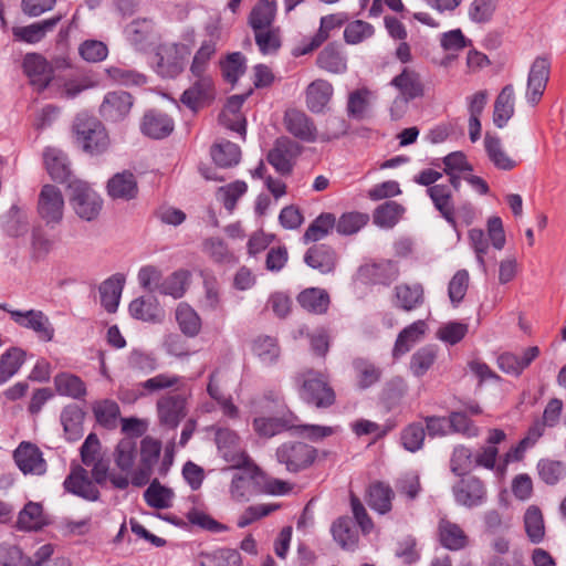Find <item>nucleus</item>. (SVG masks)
Returning a JSON list of instances; mask_svg holds the SVG:
<instances>
[{
  "label": "nucleus",
  "instance_id": "f257e3e1",
  "mask_svg": "<svg viewBox=\"0 0 566 566\" xmlns=\"http://www.w3.org/2000/svg\"><path fill=\"white\" fill-rule=\"evenodd\" d=\"M160 452L161 442L157 439L146 437L138 448L136 438L125 437L117 443L113 457L116 467L130 475L132 484L140 488L150 482Z\"/></svg>",
  "mask_w": 566,
  "mask_h": 566
},
{
  "label": "nucleus",
  "instance_id": "f03ea898",
  "mask_svg": "<svg viewBox=\"0 0 566 566\" xmlns=\"http://www.w3.org/2000/svg\"><path fill=\"white\" fill-rule=\"evenodd\" d=\"M190 53L191 49L187 44L163 43L156 50L154 70L161 77L174 78L184 71Z\"/></svg>",
  "mask_w": 566,
  "mask_h": 566
},
{
  "label": "nucleus",
  "instance_id": "7ed1b4c3",
  "mask_svg": "<svg viewBox=\"0 0 566 566\" xmlns=\"http://www.w3.org/2000/svg\"><path fill=\"white\" fill-rule=\"evenodd\" d=\"M76 143L90 154H101L108 147L109 140L102 123L95 117L81 114L74 122Z\"/></svg>",
  "mask_w": 566,
  "mask_h": 566
},
{
  "label": "nucleus",
  "instance_id": "20e7f679",
  "mask_svg": "<svg viewBox=\"0 0 566 566\" xmlns=\"http://www.w3.org/2000/svg\"><path fill=\"white\" fill-rule=\"evenodd\" d=\"M70 203L75 213L85 221L96 219L102 210L103 200L85 181L72 180L69 184Z\"/></svg>",
  "mask_w": 566,
  "mask_h": 566
},
{
  "label": "nucleus",
  "instance_id": "39448f33",
  "mask_svg": "<svg viewBox=\"0 0 566 566\" xmlns=\"http://www.w3.org/2000/svg\"><path fill=\"white\" fill-rule=\"evenodd\" d=\"M232 476L230 493L233 500L248 501L254 493L260 492L262 471L250 459L240 467Z\"/></svg>",
  "mask_w": 566,
  "mask_h": 566
},
{
  "label": "nucleus",
  "instance_id": "423d86ee",
  "mask_svg": "<svg viewBox=\"0 0 566 566\" xmlns=\"http://www.w3.org/2000/svg\"><path fill=\"white\" fill-rule=\"evenodd\" d=\"M317 451L314 447L300 442L289 441L276 449V459L284 464L289 472H300L307 469L315 461Z\"/></svg>",
  "mask_w": 566,
  "mask_h": 566
},
{
  "label": "nucleus",
  "instance_id": "0eeeda50",
  "mask_svg": "<svg viewBox=\"0 0 566 566\" xmlns=\"http://www.w3.org/2000/svg\"><path fill=\"white\" fill-rule=\"evenodd\" d=\"M10 314L11 319L22 328L32 331L42 342H51L54 338L55 329L46 314L40 310L18 311L2 307Z\"/></svg>",
  "mask_w": 566,
  "mask_h": 566
},
{
  "label": "nucleus",
  "instance_id": "6e6552de",
  "mask_svg": "<svg viewBox=\"0 0 566 566\" xmlns=\"http://www.w3.org/2000/svg\"><path fill=\"white\" fill-rule=\"evenodd\" d=\"M190 396L191 389L161 396L156 403L159 422L168 428H176L187 415Z\"/></svg>",
  "mask_w": 566,
  "mask_h": 566
},
{
  "label": "nucleus",
  "instance_id": "1a4fd4ad",
  "mask_svg": "<svg viewBox=\"0 0 566 566\" xmlns=\"http://www.w3.org/2000/svg\"><path fill=\"white\" fill-rule=\"evenodd\" d=\"M301 398L317 408H327L335 401V394L327 382L313 371L303 375Z\"/></svg>",
  "mask_w": 566,
  "mask_h": 566
},
{
  "label": "nucleus",
  "instance_id": "9d476101",
  "mask_svg": "<svg viewBox=\"0 0 566 566\" xmlns=\"http://www.w3.org/2000/svg\"><path fill=\"white\" fill-rule=\"evenodd\" d=\"M452 493L455 502L468 509L481 506L488 499L484 482L473 475L461 479L453 485Z\"/></svg>",
  "mask_w": 566,
  "mask_h": 566
},
{
  "label": "nucleus",
  "instance_id": "9b49d317",
  "mask_svg": "<svg viewBox=\"0 0 566 566\" xmlns=\"http://www.w3.org/2000/svg\"><path fill=\"white\" fill-rule=\"evenodd\" d=\"M38 211L48 226L60 223L64 213V199L61 190L52 185L43 186L39 196Z\"/></svg>",
  "mask_w": 566,
  "mask_h": 566
},
{
  "label": "nucleus",
  "instance_id": "f8f14e48",
  "mask_svg": "<svg viewBox=\"0 0 566 566\" xmlns=\"http://www.w3.org/2000/svg\"><path fill=\"white\" fill-rule=\"evenodd\" d=\"M300 146L289 137H280L268 154V161L281 175L292 171L293 163L300 154Z\"/></svg>",
  "mask_w": 566,
  "mask_h": 566
},
{
  "label": "nucleus",
  "instance_id": "ddd939ff",
  "mask_svg": "<svg viewBox=\"0 0 566 566\" xmlns=\"http://www.w3.org/2000/svg\"><path fill=\"white\" fill-rule=\"evenodd\" d=\"M551 63L547 57L538 56L534 60L527 78L526 99L536 105L544 94L549 78Z\"/></svg>",
  "mask_w": 566,
  "mask_h": 566
},
{
  "label": "nucleus",
  "instance_id": "4468645a",
  "mask_svg": "<svg viewBox=\"0 0 566 566\" xmlns=\"http://www.w3.org/2000/svg\"><path fill=\"white\" fill-rule=\"evenodd\" d=\"M18 468L23 473L41 475L46 471V463L40 449L30 443L21 442L13 453Z\"/></svg>",
  "mask_w": 566,
  "mask_h": 566
},
{
  "label": "nucleus",
  "instance_id": "2eb2a0df",
  "mask_svg": "<svg viewBox=\"0 0 566 566\" xmlns=\"http://www.w3.org/2000/svg\"><path fill=\"white\" fill-rule=\"evenodd\" d=\"M23 71L38 91L44 90L52 80V67L39 53H28L24 56Z\"/></svg>",
  "mask_w": 566,
  "mask_h": 566
},
{
  "label": "nucleus",
  "instance_id": "dca6fc26",
  "mask_svg": "<svg viewBox=\"0 0 566 566\" xmlns=\"http://www.w3.org/2000/svg\"><path fill=\"white\" fill-rule=\"evenodd\" d=\"M216 441L222 458L227 462L232 463V467H240L250 459L240 447V439L234 431L219 429L216 434Z\"/></svg>",
  "mask_w": 566,
  "mask_h": 566
},
{
  "label": "nucleus",
  "instance_id": "f3484780",
  "mask_svg": "<svg viewBox=\"0 0 566 566\" xmlns=\"http://www.w3.org/2000/svg\"><path fill=\"white\" fill-rule=\"evenodd\" d=\"M284 126L290 134L303 142L313 143L317 138L316 126L304 112L287 111L284 116Z\"/></svg>",
  "mask_w": 566,
  "mask_h": 566
},
{
  "label": "nucleus",
  "instance_id": "a211bd4d",
  "mask_svg": "<svg viewBox=\"0 0 566 566\" xmlns=\"http://www.w3.org/2000/svg\"><path fill=\"white\" fill-rule=\"evenodd\" d=\"M133 106V97L127 92H111L105 95L99 107L101 115L111 122L125 118Z\"/></svg>",
  "mask_w": 566,
  "mask_h": 566
},
{
  "label": "nucleus",
  "instance_id": "6ab92c4d",
  "mask_svg": "<svg viewBox=\"0 0 566 566\" xmlns=\"http://www.w3.org/2000/svg\"><path fill=\"white\" fill-rule=\"evenodd\" d=\"M174 127V119L169 115L157 111L145 113L140 122L142 133L153 139L168 137L172 133Z\"/></svg>",
  "mask_w": 566,
  "mask_h": 566
},
{
  "label": "nucleus",
  "instance_id": "aec40b11",
  "mask_svg": "<svg viewBox=\"0 0 566 566\" xmlns=\"http://www.w3.org/2000/svg\"><path fill=\"white\" fill-rule=\"evenodd\" d=\"M346 21L344 14H329L321 19L317 33L310 40H304L295 50V55H305L317 49L329 36V31L339 28Z\"/></svg>",
  "mask_w": 566,
  "mask_h": 566
},
{
  "label": "nucleus",
  "instance_id": "412c9836",
  "mask_svg": "<svg viewBox=\"0 0 566 566\" xmlns=\"http://www.w3.org/2000/svg\"><path fill=\"white\" fill-rule=\"evenodd\" d=\"M251 94V91L244 94L232 95L228 98V102L220 115V122L229 129L245 135V118L240 113V109L245 102L247 97Z\"/></svg>",
  "mask_w": 566,
  "mask_h": 566
},
{
  "label": "nucleus",
  "instance_id": "4be33fe9",
  "mask_svg": "<svg viewBox=\"0 0 566 566\" xmlns=\"http://www.w3.org/2000/svg\"><path fill=\"white\" fill-rule=\"evenodd\" d=\"M427 195L430 197L434 208L440 212L442 218L450 226L455 228V209L450 186L443 184L431 186L427 189Z\"/></svg>",
  "mask_w": 566,
  "mask_h": 566
},
{
  "label": "nucleus",
  "instance_id": "5701e85b",
  "mask_svg": "<svg viewBox=\"0 0 566 566\" xmlns=\"http://www.w3.org/2000/svg\"><path fill=\"white\" fill-rule=\"evenodd\" d=\"M61 18V15H55L25 27H13L12 34L14 41L35 44L56 27Z\"/></svg>",
  "mask_w": 566,
  "mask_h": 566
},
{
  "label": "nucleus",
  "instance_id": "b1692460",
  "mask_svg": "<svg viewBox=\"0 0 566 566\" xmlns=\"http://www.w3.org/2000/svg\"><path fill=\"white\" fill-rule=\"evenodd\" d=\"M193 84L186 90L180 101L190 109L196 111L213 96V82L210 76H195Z\"/></svg>",
  "mask_w": 566,
  "mask_h": 566
},
{
  "label": "nucleus",
  "instance_id": "393cba45",
  "mask_svg": "<svg viewBox=\"0 0 566 566\" xmlns=\"http://www.w3.org/2000/svg\"><path fill=\"white\" fill-rule=\"evenodd\" d=\"M333 92L334 90L329 82L321 78L313 81L305 91L307 108L315 114L323 113L333 96Z\"/></svg>",
  "mask_w": 566,
  "mask_h": 566
},
{
  "label": "nucleus",
  "instance_id": "a878e982",
  "mask_svg": "<svg viewBox=\"0 0 566 566\" xmlns=\"http://www.w3.org/2000/svg\"><path fill=\"white\" fill-rule=\"evenodd\" d=\"M129 313L134 318L148 323H160L165 316L157 298L150 295L133 300L129 304Z\"/></svg>",
  "mask_w": 566,
  "mask_h": 566
},
{
  "label": "nucleus",
  "instance_id": "bb28decb",
  "mask_svg": "<svg viewBox=\"0 0 566 566\" xmlns=\"http://www.w3.org/2000/svg\"><path fill=\"white\" fill-rule=\"evenodd\" d=\"M63 484L66 491L85 500L96 501L99 496L98 489L88 479L87 472L82 468L73 470Z\"/></svg>",
  "mask_w": 566,
  "mask_h": 566
},
{
  "label": "nucleus",
  "instance_id": "cd10ccee",
  "mask_svg": "<svg viewBox=\"0 0 566 566\" xmlns=\"http://www.w3.org/2000/svg\"><path fill=\"white\" fill-rule=\"evenodd\" d=\"M49 524L48 515L39 502H28L19 512L15 526L20 531H39Z\"/></svg>",
  "mask_w": 566,
  "mask_h": 566
},
{
  "label": "nucleus",
  "instance_id": "c85d7f7f",
  "mask_svg": "<svg viewBox=\"0 0 566 566\" xmlns=\"http://www.w3.org/2000/svg\"><path fill=\"white\" fill-rule=\"evenodd\" d=\"M390 85L398 91V95L410 99L423 95V84L419 73L409 67H403L401 73L391 80Z\"/></svg>",
  "mask_w": 566,
  "mask_h": 566
},
{
  "label": "nucleus",
  "instance_id": "c756f323",
  "mask_svg": "<svg viewBox=\"0 0 566 566\" xmlns=\"http://www.w3.org/2000/svg\"><path fill=\"white\" fill-rule=\"evenodd\" d=\"M108 195L114 199L130 200L138 192L135 176L129 171L114 175L107 184Z\"/></svg>",
  "mask_w": 566,
  "mask_h": 566
},
{
  "label": "nucleus",
  "instance_id": "7c9ffc66",
  "mask_svg": "<svg viewBox=\"0 0 566 566\" xmlns=\"http://www.w3.org/2000/svg\"><path fill=\"white\" fill-rule=\"evenodd\" d=\"M439 539L443 547L450 551H460L468 545V536L460 525L441 518L438 525Z\"/></svg>",
  "mask_w": 566,
  "mask_h": 566
},
{
  "label": "nucleus",
  "instance_id": "2f4dec72",
  "mask_svg": "<svg viewBox=\"0 0 566 566\" xmlns=\"http://www.w3.org/2000/svg\"><path fill=\"white\" fill-rule=\"evenodd\" d=\"M43 158L46 170L52 177V179L60 182L71 181L69 161L65 154L62 150L53 147H48L44 150Z\"/></svg>",
  "mask_w": 566,
  "mask_h": 566
},
{
  "label": "nucleus",
  "instance_id": "473e14b6",
  "mask_svg": "<svg viewBox=\"0 0 566 566\" xmlns=\"http://www.w3.org/2000/svg\"><path fill=\"white\" fill-rule=\"evenodd\" d=\"M304 261L308 266L323 274L331 273L336 265V253L332 248L324 244L315 245L308 249L304 256Z\"/></svg>",
  "mask_w": 566,
  "mask_h": 566
},
{
  "label": "nucleus",
  "instance_id": "72a5a7b5",
  "mask_svg": "<svg viewBox=\"0 0 566 566\" xmlns=\"http://www.w3.org/2000/svg\"><path fill=\"white\" fill-rule=\"evenodd\" d=\"M275 14L276 2L274 0H259L249 14V25L253 31L274 28Z\"/></svg>",
  "mask_w": 566,
  "mask_h": 566
},
{
  "label": "nucleus",
  "instance_id": "f704fd0d",
  "mask_svg": "<svg viewBox=\"0 0 566 566\" xmlns=\"http://www.w3.org/2000/svg\"><path fill=\"white\" fill-rule=\"evenodd\" d=\"M124 283V276L117 274L107 279L101 284V303L108 313L116 312L122 296Z\"/></svg>",
  "mask_w": 566,
  "mask_h": 566
},
{
  "label": "nucleus",
  "instance_id": "c9c22d12",
  "mask_svg": "<svg viewBox=\"0 0 566 566\" xmlns=\"http://www.w3.org/2000/svg\"><path fill=\"white\" fill-rule=\"evenodd\" d=\"M427 329V323L421 319L403 328L397 337L394 355L399 356L409 352L410 348L424 336Z\"/></svg>",
  "mask_w": 566,
  "mask_h": 566
},
{
  "label": "nucleus",
  "instance_id": "e433bc0d",
  "mask_svg": "<svg viewBox=\"0 0 566 566\" xmlns=\"http://www.w3.org/2000/svg\"><path fill=\"white\" fill-rule=\"evenodd\" d=\"M140 386L150 392L170 388L174 389V392L189 391L190 389L185 377L169 373L158 374L142 382Z\"/></svg>",
  "mask_w": 566,
  "mask_h": 566
},
{
  "label": "nucleus",
  "instance_id": "4c0bfd02",
  "mask_svg": "<svg viewBox=\"0 0 566 566\" xmlns=\"http://www.w3.org/2000/svg\"><path fill=\"white\" fill-rule=\"evenodd\" d=\"M54 388L61 396L73 399H82L86 396V385L76 375L71 373H60L54 377Z\"/></svg>",
  "mask_w": 566,
  "mask_h": 566
},
{
  "label": "nucleus",
  "instance_id": "58836bf2",
  "mask_svg": "<svg viewBox=\"0 0 566 566\" xmlns=\"http://www.w3.org/2000/svg\"><path fill=\"white\" fill-rule=\"evenodd\" d=\"M395 305L403 311H412L423 303L421 284H400L395 287Z\"/></svg>",
  "mask_w": 566,
  "mask_h": 566
},
{
  "label": "nucleus",
  "instance_id": "ea45409f",
  "mask_svg": "<svg viewBox=\"0 0 566 566\" xmlns=\"http://www.w3.org/2000/svg\"><path fill=\"white\" fill-rule=\"evenodd\" d=\"M514 114V88L506 85L502 88L494 103L493 122L502 128Z\"/></svg>",
  "mask_w": 566,
  "mask_h": 566
},
{
  "label": "nucleus",
  "instance_id": "a19ab883",
  "mask_svg": "<svg viewBox=\"0 0 566 566\" xmlns=\"http://www.w3.org/2000/svg\"><path fill=\"white\" fill-rule=\"evenodd\" d=\"M394 491L382 482H375L368 489L367 503L379 514H386L391 510Z\"/></svg>",
  "mask_w": 566,
  "mask_h": 566
},
{
  "label": "nucleus",
  "instance_id": "79ce46f5",
  "mask_svg": "<svg viewBox=\"0 0 566 566\" xmlns=\"http://www.w3.org/2000/svg\"><path fill=\"white\" fill-rule=\"evenodd\" d=\"M203 280V293L199 300L201 310L216 312L222 307L220 285L218 280L205 272H201Z\"/></svg>",
  "mask_w": 566,
  "mask_h": 566
},
{
  "label": "nucleus",
  "instance_id": "37998d69",
  "mask_svg": "<svg viewBox=\"0 0 566 566\" xmlns=\"http://www.w3.org/2000/svg\"><path fill=\"white\" fill-rule=\"evenodd\" d=\"M210 153L213 161L222 168L238 165L241 158L240 147L229 140H221L213 144Z\"/></svg>",
  "mask_w": 566,
  "mask_h": 566
},
{
  "label": "nucleus",
  "instance_id": "c03bdc74",
  "mask_svg": "<svg viewBox=\"0 0 566 566\" xmlns=\"http://www.w3.org/2000/svg\"><path fill=\"white\" fill-rule=\"evenodd\" d=\"M217 51V41L212 38L205 40L195 53L190 64V73L192 76H209L208 70L210 61Z\"/></svg>",
  "mask_w": 566,
  "mask_h": 566
},
{
  "label": "nucleus",
  "instance_id": "a18cd8bd",
  "mask_svg": "<svg viewBox=\"0 0 566 566\" xmlns=\"http://www.w3.org/2000/svg\"><path fill=\"white\" fill-rule=\"evenodd\" d=\"M297 418H255L253 422L254 430L263 437L271 438L284 430L296 427Z\"/></svg>",
  "mask_w": 566,
  "mask_h": 566
},
{
  "label": "nucleus",
  "instance_id": "49530a36",
  "mask_svg": "<svg viewBox=\"0 0 566 566\" xmlns=\"http://www.w3.org/2000/svg\"><path fill=\"white\" fill-rule=\"evenodd\" d=\"M524 528L533 544H539L545 537V523L542 511L536 505L527 507L524 514Z\"/></svg>",
  "mask_w": 566,
  "mask_h": 566
},
{
  "label": "nucleus",
  "instance_id": "de8ad7c7",
  "mask_svg": "<svg viewBox=\"0 0 566 566\" xmlns=\"http://www.w3.org/2000/svg\"><path fill=\"white\" fill-rule=\"evenodd\" d=\"M25 352L19 347H11L0 357V385L11 379L24 363Z\"/></svg>",
  "mask_w": 566,
  "mask_h": 566
},
{
  "label": "nucleus",
  "instance_id": "09e8293b",
  "mask_svg": "<svg viewBox=\"0 0 566 566\" xmlns=\"http://www.w3.org/2000/svg\"><path fill=\"white\" fill-rule=\"evenodd\" d=\"M484 147L489 159L497 169L512 170L515 168L516 161L503 149L500 138L486 135Z\"/></svg>",
  "mask_w": 566,
  "mask_h": 566
},
{
  "label": "nucleus",
  "instance_id": "8fccbe9b",
  "mask_svg": "<svg viewBox=\"0 0 566 566\" xmlns=\"http://www.w3.org/2000/svg\"><path fill=\"white\" fill-rule=\"evenodd\" d=\"M297 301L303 308L315 314L325 313L329 305L328 294L317 287L304 290L298 294Z\"/></svg>",
  "mask_w": 566,
  "mask_h": 566
},
{
  "label": "nucleus",
  "instance_id": "3c124183",
  "mask_svg": "<svg viewBox=\"0 0 566 566\" xmlns=\"http://www.w3.org/2000/svg\"><path fill=\"white\" fill-rule=\"evenodd\" d=\"M356 384L360 389H367L375 385L381 376V370L371 361L356 358L353 361Z\"/></svg>",
  "mask_w": 566,
  "mask_h": 566
},
{
  "label": "nucleus",
  "instance_id": "603ef678",
  "mask_svg": "<svg viewBox=\"0 0 566 566\" xmlns=\"http://www.w3.org/2000/svg\"><path fill=\"white\" fill-rule=\"evenodd\" d=\"M176 321L181 332L195 337L201 329V319L197 312L187 303H179L176 308Z\"/></svg>",
  "mask_w": 566,
  "mask_h": 566
},
{
  "label": "nucleus",
  "instance_id": "864d4df0",
  "mask_svg": "<svg viewBox=\"0 0 566 566\" xmlns=\"http://www.w3.org/2000/svg\"><path fill=\"white\" fill-rule=\"evenodd\" d=\"M92 409L96 421L101 426L107 429L116 427L119 417V407L116 401L111 399L98 400L93 403Z\"/></svg>",
  "mask_w": 566,
  "mask_h": 566
},
{
  "label": "nucleus",
  "instance_id": "5fc2aeb1",
  "mask_svg": "<svg viewBox=\"0 0 566 566\" xmlns=\"http://www.w3.org/2000/svg\"><path fill=\"white\" fill-rule=\"evenodd\" d=\"M144 499L150 507L168 509L172 505L174 492L154 480L145 491Z\"/></svg>",
  "mask_w": 566,
  "mask_h": 566
},
{
  "label": "nucleus",
  "instance_id": "6e6d98bb",
  "mask_svg": "<svg viewBox=\"0 0 566 566\" xmlns=\"http://www.w3.org/2000/svg\"><path fill=\"white\" fill-rule=\"evenodd\" d=\"M189 282V271H176L163 281L159 293L170 295L174 298H180L186 293Z\"/></svg>",
  "mask_w": 566,
  "mask_h": 566
},
{
  "label": "nucleus",
  "instance_id": "4d7b16f0",
  "mask_svg": "<svg viewBox=\"0 0 566 566\" xmlns=\"http://www.w3.org/2000/svg\"><path fill=\"white\" fill-rule=\"evenodd\" d=\"M373 92L366 87L352 92L348 96L347 113L355 119H363L369 108Z\"/></svg>",
  "mask_w": 566,
  "mask_h": 566
},
{
  "label": "nucleus",
  "instance_id": "13d9d810",
  "mask_svg": "<svg viewBox=\"0 0 566 566\" xmlns=\"http://www.w3.org/2000/svg\"><path fill=\"white\" fill-rule=\"evenodd\" d=\"M252 350L264 365L276 363L281 350L275 338L271 336H260L253 342Z\"/></svg>",
  "mask_w": 566,
  "mask_h": 566
},
{
  "label": "nucleus",
  "instance_id": "bf43d9fd",
  "mask_svg": "<svg viewBox=\"0 0 566 566\" xmlns=\"http://www.w3.org/2000/svg\"><path fill=\"white\" fill-rule=\"evenodd\" d=\"M331 531L334 539L344 548H353L358 541L357 533L348 517H339L333 523Z\"/></svg>",
  "mask_w": 566,
  "mask_h": 566
},
{
  "label": "nucleus",
  "instance_id": "052dcab7",
  "mask_svg": "<svg viewBox=\"0 0 566 566\" xmlns=\"http://www.w3.org/2000/svg\"><path fill=\"white\" fill-rule=\"evenodd\" d=\"M335 227V216L333 213L319 214L306 229L304 242H316L325 238Z\"/></svg>",
  "mask_w": 566,
  "mask_h": 566
},
{
  "label": "nucleus",
  "instance_id": "680f3d73",
  "mask_svg": "<svg viewBox=\"0 0 566 566\" xmlns=\"http://www.w3.org/2000/svg\"><path fill=\"white\" fill-rule=\"evenodd\" d=\"M405 209L395 201H387L379 206L374 213V222L382 228H392L401 218Z\"/></svg>",
  "mask_w": 566,
  "mask_h": 566
},
{
  "label": "nucleus",
  "instance_id": "e2e57ef3",
  "mask_svg": "<svg viewBox=\"0 0 566 566\" xmlns=\"http://www.w3.org/2000/svg\"><path fill=\"white\" fill-rule=\"evenodd\" d=\"M317 64L332 73H343L347 67L346 59L334 45H327L318 54Z\"/></svg>",
  "mask_w": 566,
  "mask_h": 566
},
{
  "label": "nucleus",
  "instance_id": "0e129e2a",
  "mask_svg": "<svg viewBox=\"0 0 566 566\" xmlns=\"http://www.w3.org/2000/svg\"><path fill=\"white\" fill-rule=\"evenodd\" d=\"M153 32L154 23L148 19L134 20L125 29V34L128 41L136 46H142L146 43L150 39Z\"/></svg>",
  "mask_w": 566,
  "mask_h": 566
},
{
  "label": "nucleus",
  "instance_id": "69168bd1",
  "mask_svg": "<svg viewBox=\"0 0 566 566\" xmlns=\"http://www.w3.org/2000/svg\"><path fill=\"white\" fill-rule=\"evenodd\" d=\"M220 66L224 80L234 84L245 72V57L240 52H233L220 62Z\"/></svg>",
  "mask_w": 566,
  "mask_h": 566
},
{
  "label": "nucleus",
  "instance_id": "338daca9",
  "mask_svg": "<svg viewBox=\"0 0 566 566\" xmlns=\"http://www.w3.org/2000/svg\"><path fill=\"white\" fill-rule=\"evenodd\" d=\"M437 358V350L432 346H424L418 349L410 359V369L417 377L423 376L433 365Z\"/></svg>",
  "mask_w": 566,
  "mask_h": 566
},
{
  "label": "nucleus",
  "instance_id": "774afa93",
  "mask_svg": "<svg viewBox=\"0 0 566 566\" xmlns=\"http://www.w3.org/2000/svg\"><path fill=\"white\" fill-rule=\"evenodd\" d=\"M565 464L552 459H542L537 463V473L539 479L548 484H556L565 474Z\"/></svg>",
  "mask_w": 566,
  "mask_h": 566
}]
</instances>
